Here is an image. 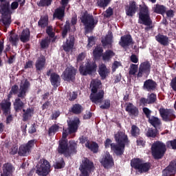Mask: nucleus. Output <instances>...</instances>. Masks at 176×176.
<instances>
[{
    "mask_svg": "<svg viewBox=\"0 0 176 176\" xmlns=\"http://www.w3.org/2000/svg\"><path fill=\"white\" fill-rule=\"evenodd\" d=\"M114 139L116 143H112V140L107 138L104 141V148H111V151L116 156L120 157L124 153L126 145L130 144V140L124 131H118L114 134Z\"/></svg>",
    "mask_w": 176,
    "mask_h": 176,
    "instance_id": "nucleus-1",
    "label": "nucleus"
},
{
    "mask_svg": "<svg viewBox=\"0 0 176 176\" xmlns=\"http://www.w3.org/2000/svg\"><path fill=\"white\" fill-rule=\"evenodd\" d=\"M30 86L31 84L28 80H25L24 83L19 86V89L17 85L12 86L11 91L14 94V96L17 94V98L13 103L15 112H21V109L24 108L26 101L25 97H27V93H28V89H30Z\"/></svg>",
    "mask_w": 176,
    "mask_h": 176,
    "instance_id": "nucleus-2",
    "label": "nucleus"
},
{
    "mask_svg": "<svg viewBox=\"0 0 176 176\" xmlns=\"http://www.w3.org/2000/svg\"><path fill=\"white\" fill-rule=\"evenodd\" d=\"M167 147L170 149H176V139L168 141L166 144L160 141H156L152 144L151 150L153 159L155 160L163 159L167 152Z\"/></svg>",
    "mask_w": 176,
    "mask_h": 176,
    "instance_id": "nucleus-3",
    "label": "nucleus"
},
{
    "mask_svg": "<svg viewBox=\"0 0 176 176\" xmlns=\"http://www.w3.org/2000/svg\"><path fill=\"white\" fill-rule=\"evenodd\" d=\"M80 20L84 26L85 34L93 32L94 28H96V25L98 24V21H96L94 16H93L92 14L89 13L87 10L81 12Z\"/></svg>",
    "mask_w": 176,
    "mask_h": 176,
    "instance_id": "nucleus-4",
    "label": "nucleus"
},
{
    "mask_svg": "<svg viewBox=\"0 0 176 176\" xmlns=\"http://www.w3.org/2000/svg\"><path fill=\"white\" fill-rule=\"evenodd\" d=\"M0 13L2 15L1 23L8 28L12 24V10H10V1L0 0Z\"/></svg>",
    "mask_w": 176,
    "mask_h": 176,
    "instance_id": "nucleus-5",
    "label": "nucleus"
},
{
    "mask_svg": "<svg viewBox=\"0 0 176 176\" xmlns=\"http://www.w3.org/2000/svg\"><path fill=\"white\" fill-rule=\"evenodd\" d=\"M139 23L146 25L144 28L145 31H150L153 28V21L151 19V14H149V10L147 7H142L138 13Z\"/></svg>",
    "mask_w": 176,
    "mask_h": 176,
    "instance_id": "nucleus-6",
    "label": "nucleus"
},
{
    "mask_svg": "<svg viewBox=\"0 0 176 176\" xmlns=\"http://www.w3.org/2000/svg\"><path fill=\"white\" fill-rule=\"evenodd\" d=\"M131 167L139 174H144L151 170L152 164L149 162H144V160L141 158H133L131 160Z\"/></svg>",
    "mask_w": 176,
    "mask_h": 176,
    "instance_id": "nucleus-7",
    "label": "nucleus"
},
{
    "mask_svg": "<svg viewBox=\"0 0 176 176\" xmlns=\"http://www.w3.org/2000/svg\"><path fill=\"white\" fill-rule=\"evenodd\" d=\"M95 169L94 162L87 157H84L79 167L80 171L79 176H90V173H93Z\"/></svg>",
    "mask_w": 176,
    "mask_h": 176,
    "instance_id": "nucleus-8",
    "label": "nucleus"
},
{
    "mask_svg": "<svg viewBox=\"0 0 176 176\" xmlns=\"http://www.w3.org/2000/svg\"><path fill=\"white\" fill-rule=\"evenodd\" d=\"M50 162L47 160L41 159L36 166V174L39 176H47L50 173Z\"/></svg>",
    "mask_w": 176,
    "mask_h": 176,
    "instance_id": "nucleus-9",
    "label": "nucleus"
},
{
    "mask_svg": "<svg viewBox=\"0 0 176 176\" xmlns=\"http://www.w3.org/2000/svg\"><path fill=\"white\" fill-rule=\"evenodd\" d=\"M97 71V65L94 63L87 62L85 65H80L79 72L82 76L93 75Z\"/></svg>",
    "mask_w": 176,
    "mask_h": 176,
    "instance_id": "nucleus-10",
    "label": "nucleus"
},
{
    "mask_svg": "<svg viewBox=\"0 0 176 176\" xmlns=\"http://www.w3.org/2000/svg\"><path fill=\"white\" fill-rule=\"evenodd\" d=\"M36 140H29L26 144H22L19 148L18 155L19 156H28L32 151V148L35 146Z\"/></svg>",
    "mask_w": 176,
    "mask_h": 176,
    "instance_id": "nucleus-11",
    "label": "nucleus"
},
{
    "mask_svg": "<svg viewBox=\"0 0 176 176\" xmlns=\"http://www.w3.org/2000/svg\"><path fill=\"white\" fill-rule=\"evenodd\" d=\"M0 107L3 115L6 116V123L9 124L13 121V115L12 114V102L0 103Z\"/></svg>",
    "mask_w": 176,
    "mask_h": 176,
    "instance_id": "nucleus-12",
    "label": "nucleus"
},
{
    "mask_svg": "<svg viewBox=\"0 0 176 176\" xmlns=\"http://www.w3.org/2000/svg\"><path fill=\"white\" fill-rule=\"evenodd\" d=\"M78 70L74 66L67 67L63 72V79L65 82H75V76Z\"/></svg>",
    "mask_w": 176,
    "mask_h": 176,
    "instance_id": "nucleus-13",
    "label": "nucleus"
},
{
    "mask_svg": "<svg viewBox=\"0 0 176 176\" xmlns=\"http://www.w3.org/2000/svg\"><path fill=\"white\" fill-rule=\"evenodd\" d=\"M68 3H69V0H61L62 7L55 10L53 14L54 19H57L58 20H63L64 19L65 16V8H67Z\"/></svg>",
    "mask_w": 176,
    "mask_h": 176,
    "instance_id": "nucleus-14",
    "label": "nucleus"
},
{
    "mask_svg": "<svg viewBox=\"0 0 176 176\" xmlns=\"http://www.w3.org/2000/svg\"><path fill=\"white\" fill-rule=\"evenodd\" d=\"M151 74V63L149 61L143 62L140 65L139 72L138 73V78H142V76H148Z\"/></svg>",
    "mask_w": 176,
    "mask_h": 176,
    "instance_id": "nucleus-15",
    "label": "nucleus"
},
{
    "mask_svg": "<svg viewBox=\"0 0 176 176\" xmlns=\"http://www.w3.org/2000/svg\"><path fill=\"white\" fill-rule=\"evenodd\" d=\"M160 115L165 122H170V120L175 119L174 110L171 109H160Z\"/></svg>",
    "mask_w": 176,
    "mask_h": 176,
    "instance_id": "nucleus-16",
    "label": "nucleus"
},
{
    "mask_svg": "<svg viewBox=\"0 0 176 176\" xmlns=\"http://www.w3.org/2000/svg\"><path fill=\"white\" fill-rule=\"evenodd\" d=\"M104 96H105V92H104V90L101 89L98 92L91 94L89 100H91V102L97 105L102 104V101H104Z\"/></svg>",
    "mask_w": 176,
    "mask_h": 176,
    "instance_id": "nucleus-17",
    "label": "nucleus"
},
{
    "mask_svg": "<svg viewBox=\"0 0 176 176\" xmlns=\"http://www.w3.org/2000/svg\"><path fill=\"white\" fill-rule=\"evenodd\" d=\"M142 89L144 91H148L149 93L155 91L157 89V82L152 79L146 80L144 82Z\"/></svg>",
    "mask_w": 176,
    "mask_h": 176,
    "instance_id": "nucleus-18",
    "label": "nucleus"
},
{
    "mask_svg": "<svg viewBox=\"0 0 176 176\" xmlns=\"http://www.w3.org/2000/svg\"><path fill=\"white\" fill-rule=\"evenodd\" d=\"M100 163L104 168H112V166L114 164L113 157L109 153H107L103 155Z\"/></svg>",
    "mask_w": 176,
    "mask_h": 176,
    "instance_id": "nucleus-19",
    "label": "nucleus"
},
{
    "mask_svg": "<svg viewBox=\"0 0 176 176\" xmlns=\"http://www.w3.org/2000/svg\"><path fill=\"white\" fill-rule=\"evenodd\" d=\"M118 44L120 46H121V47H123L124 49L125 47H129L130 45H134V41H133V37H131V34H126L122 36Z\"/></svg>",
    "mask_w": 176,
    "mask_h": 176,
    "instance_id": "nucleus-20",
    "label": "nucleus"
},
{
    "mask_svg": "<svg viewBox=\"0 0 176 176\" xmlns=\"http://www.w3.org/2000/svg\"><path fill=\"white\" fill-rule=\"evenodd\" d=\"M126 112H128L129 116L131 118H138L140 115V110L138 107L133 104L131 102H129L125 108Z\"/></svg>",
    "mask_w": 176,
    "mask_h": 176,
    "instance_id": "nucleus-21",
    "label": "nucleus"
},
{
    "mask_svg": "<svg viewBox=\"0 0 176 176\" xmlns=\"http://www.w3.org/2000/svg\"><path fill=\"white\" fill-rule=\"evenodd\" d=\"M46 64V58L45 56L41 55L38 57L36 61L35 67L36 71L38 74H41L43 69H45V65Z\"/></svg>",
    "mask_w": 176,
    "mask_h": 176,
    "instance_id": "nucleus-22",
    "label": "nucleus"
},
{
    "mask_svg": "<svg viewBox=\"0 0 176 176\" xmlns=\"http://www.w3.org/2000/svg\"><path fill=\"white\" fill-rule=\"evenodd\" d=\"M80 124V120H79V118L70 120L68 122L69 134H74V133H76V131H78V129L79 128Z\"/></svg>",
    "mask_w": 176,
    "mask_h": 176,
    "instance_id": "nucleus-23",
    "label": "nucleus"
},
{
    "mask_svg": "<svg viewBox=\"0 0 176 176\" xmlns=\"http://www.w3.org/2000/svg\"><path fill=\"white\" fill-rule=\"evenodd\" d=\"M58 153L64 155L65 157H68V142L65 140H61L58 147Z\"/></svg>",
    "mask_w": 176,
    "mask_h": 176,
    "instance_id": "nucleus-24",
    "label": "nucleus"
},
{
    "mask_svg": "<svg viewBox=\"0 0 176 176\" xmlns=\"http://www.w3.org/2000/svg\"><path fill=\"white\" fill-rule=\"evenodd\" d=\"M21 111L23 112L22 115L23 122H28L34 116V109L33 107H29L27 109L23 108Z\"/></svg>",
    "mask_w": 176,
    "mask_h": 176,
    "instance_id": "nucleus-25",
    "label": "nucleus"
},
{
    "mask_svg": "<svg viewBox=\"0 0 176 176\" xmlns=\"http://www.w3.org/2000/svg\"><path fill=\"white\" fill-rule=\"evenodd\" d=\"M50 81L52 86H53V87L55 89H57V87H58L61 83V78L57 73H52L51 74V77H50Z\"/></svg>",
    "mask_w": 176,
    "mask_h": 176,
    "instance_id": "nucleus-26",
    "label": "nucleus"
},
{
    "mask_svg": "<svg viewBox=\"0 0 176 176\" xmlns=\"http://www.w3.org/2000/svg\"><path fill=\"white\" fill-rule=\"evenodd\" d=\"M74 45H75V36L70 35L66 43L63 45V50L65 52H70V50L74 48Z\"/></svg>",
    "mask_w": 176,
    "mask_h": 176,
    "instance_id": "nucleus-27",
    "label": "nucleus"
},
{
    "mask_svg": "<svg viewBox=\"0 0 176 176\" xmlns=\"http://www.w3.org/2000/svg\"><path fill=\"white\" fill-rule=\"evenodd\" d=\"M155 40L158 43H160L162 46H168L170 45V41L168 40V36L159 33L155 36Z\"/></svg>",
    "mask_w": 176,
    "mask_h": 176,
    "instance_id": "nucleus-28",
    "label": "nucleus"
},
{
    "mask_svg": "<svg viewBox=\"0 0 176 176\" xmlns=\"http://www.w3.org/2000/svg\"><path fill=\"white\" fill-rule=\"evenodd\" d=\"M76 149H78V143L75 140L69 141V146L67 144V152L69 156L77 153L78 150Z\"/></svg>",
    "mask_w": 176,
    "mask_h": 176,
    "instance_id": "nucleus-29",
    "label": "nucleus"
},
{
    "mask_svg": "<svg viewBox=\"0 0 176 176\" xmlns=\"http://www.w3.org/2000/svg\"><path fill=\"white\" fill-rule=\"evenodd\" d=\"M137 9H138V8H137V3L135 1H131V3L129 4V6L125 10L126 16L133 17L134 14H135Z\"/></svg>",
    "mask_w": 176,
    "mask_h": 176,
    "instance_id": "nucleus-30",
    "label": "nucleus"
},
{
    "mask_svg": "<svg viewBox=\"0 0 176 176\" xmlns=\"http://www.w3.org/2000/svg\"><path fill=\"white\" fill-rule=\"evenodd\" d=\"M31 36V32L29 28L23 29L21 35H20V41L23 42V43H27V42H30V38Z\"/></svg>",
    "mask_w": 176,
    "mask_h": 176,
    "instance_id": "nucleus-31",
    "label": "nucleus"
},
{
    "mask_svg": "<svg viewBox=\"0 0 176 176\" xmlns=\"http://www.w3.org/2000/svg\"><path fill=\"white\" fill-rule=\"evenodd\" d=\"M85 146L87 148V149H89L91 152H93L94 153H98V149L100 146L97 142H87L85 143Z\"/></svg>",
    "mask_w": 176,
    "mask_h": 176,
    "instance_id": "nucleus-32",
    "label": "nucleus"
},
{
    "mask_svg": "<svg viewBox=\"0 0 176 176\" xmlns=\"http://www.w3.org/2000/svg\"><path fill=\"white\" fill-rule=\"evenodd\" d=\"M98 74L102 80L107 79V76H108V69L105 65L102 64L99 67Z\"/></svg>",
    "mask_w": 176,
    "mask_h": 176,
    "instance_id": "nucleus-33",
    "label": "nucleus"
},
{
    "mask_svg": "<svg viewBox=\"0 0 176 176\" xmlns=\"http://www.w3.org/2000/svg\"><path fill=\"white\" fill-rule=\"evenodd\" d=\"M153 10L154 13H157V14H164L167 8L164 5L156 4L154 6Z\"/></svg>",
    "mask_w": 176,
    "mask_h": 176,
    "instance_id": "nucleus-34",
    "label": "nucleus"
},
{
    "mask_svg": "<svg viewBox=\"0 0 176 176\" xmlns=\"http://www.w3.org/2000/svg\"><path fill=\"white\" fill-rule=\"evenodd\" d=\"M70 112L74 113V115H80L83 112V107L80 104H74L72 105Z\"/></svg>",
    "mask_w": 176,
    "mask_h": 176,
    "instance_id": "nucleus-35",
    "label": "nucleus"
},
{
    "mask_svg": "<svg viewBox=\"0 0 176 176\" xmlns=\"http://www.w3.org/2000/svg\"><path fill=\"white\" fill-rule=\"evenodd\" d=\"M131 135L134 138H138L141 135V130L137 125L133 124L131 128Z\"/></svg>",
    "mask_w": 176,
    "mask_h": 176,
    "instance_id": "nucleus-36",
    "label": "nucleus"
},
{
    "mask_svg": "<svg viewBox=\"0 0 176 176\" xmlns=\"http://www.w3.org/2000/svg\"><path fill=\"white\" fill-rule=\"evenodd\" d=\"M115 52L112 50H107L102 54L103 61H111L112 57H114Z\"/></svg>",
    "mask_w": 176,
    "mask_h": 176,
    "instance_id": "nucleus-37",
    "label": "nucleus"
},
{
    "mask_svg": "<svg viewBox=\"0 0 176 176\" xmlns=\"http://www.w3.org/2000/svg\"><path fill=\"white\" fill-rule=\"evenodd\" d=\"M39 27L41 28H46L49 25V16H45L41 17L38 22Z\"/></svg>",
    "mask_w": 176,
    "mask_h": 176,
    "instance_id": "nucleus-38",
    "label": "nucleus"
},
{
    "mask_svg": "<svg viewBox=\"0 0 176 176\" xmlns=\"http://www.w3.org/2000/svg\"><path fill=\"white\" fill-rule=\"evenodd\" d=\"M101 85V81L100 80H93L91 82V94L98 92V89H100V85Z\"/></svg>",
    "mask_w": 176,
    "mask_h": 176,
    "instance_id": "nucleus-39",
    "label": "nucleus"
},
{
    "mask_svg": "<svg viewBox=\"0 0 176 176\" xmlns=\"http://www.w3.org/2000/svg\"><path fill=\"white\" fill-rule=\"evenodd\" d=\"M148 122L155 127V129L159 127L161 124L160 120L157 118V117L152 116L148 119Z\"/></svg>",
    "mask_w": 176,
    "mask_h": 176,
    "instance_id": "nucleus-40",
    "label": "nucleus"
},
{
    "mask_svg": "<svg viewBox=\"0 0 176 176\" xmlns=\"http://www.w3.org/2000/svg\"><path fill=\"white\" fill-rule=\"evenodd\" d=\"M159 134V131H157V129H148L146 133V137H148V138H156L157 137V135Z\"/></svg>",
    "mask_w": 176,
    "mask_h": 176,
    "instance_id": "nucleus-41",
    "label": "nucleus"
},
{
    "mask_svg": "<svg viewBox=\"0 0 176 176\" xmlns=\"http://www.w3.org/2000/svg\"><path fill=\"white\" fill-rule=\"evenodd\" d=\"M175 171L169 166L162 170V176H175Z\"/></svg>",
    "mask_w": 176,
    "mask_h": 176,
    "instance_id": "nucleus-42",
    "label": "nucleus"
},
{
    "mask_svg": "<svg viewBox=\"0 0 176 176\" xmlns=\"http://www.w3.org/2000/svg\"><path fill=\"white\" fill-rule=\"evenodd\" d=\"M9 41L12 43V46H17V42H19V35L11 32Z\"/></svg>",
    "mask_w": 176,
    "mask_h": 176,
    "instance_id": "nucleus-43",
    "label": "nucleus"
},
{
    "mask_svg": "<svg viewBox=\"0 0 176 176\" xmlns=\"http://www.w3.org/2000/svg\"><path fill=\"white\" fill-rule=\"evenodd\" d=\"M112 39H113V36L109 34L104 37V39H102V46H107V45H112Z\"/></svg>",
    "mask_w": 176,
    "mask_h": 176,
    "instance_id": "nucleus-44",
    "label": "nucleus"
},
{
    "mask_svg": "<svg viewBox=\"0 0 176 176\" xmlns=\"http://www.w3.org/2000/svg\"><path fill=\"white\" fill-rule=\"evenodd\" d=\"M50 45V38H49V37L42 39L40 43V46L41 49H47Z\"/></svg>",
    "mask_w": 176,
    "mask_h": 176,
    "instance_id": "nucleus-45",
    "label": "nucleus"
},
{
    "mask_svg": "<svg viewBox=\"0 0 176 176\" xmlns=\"http://www.w3.org/2000/svg\"><path fill=\"white\" fill-rule=\"evenodd\" d=\"M65 167V162L64 158H60V161L56 162L54 164V168L56 170H60V168H64Z\"/></svg>",
    "mask_w": 176,
    "mask_h": 176,
    "instance_id": "nucleus-46",
    "label": "nucleus"
},
{
    "mask_svg": "<svg viewBox=\"0 0 176 176\" xmlns=\"http://www.w3.org/2000/svg\"><path fill=\"white\" fill-rule=\"evenodd\" d=\"M60 129V126H58L57 124H53L49 128L48 130V134L49 135H52V134H56L57 131H58V129Z\"/></svg>",
    "mask_w": 176,
    "mask_h": 176,
    "instance_id": "nucleus-47",
    "label": "nucleus"
},
{
    "mask_svg": "<svg viewBox=\"0 0 176 176\" xmlns=\"http://www.w3.org/2000/svg\"><path fill=\"white\" fill-rule=\"evenodd\" d=\"M147 99L148 100V103L150 104H155L157 100V96L155 94L151 93L148 94Z\"/></svg>",
    "mask_w": 176,
    "mask_h": 176,
    "instance_id": "nucleus-48",
    "label": "nucleus"
},
{
    "mask_svg": "<svg viewBox=\"0 0 176 176\" xmlns=\"http://www.w3.org/2000/svg\"><path fill=\"white\" fill-rule=\"evenodd\" d=\"M111 0H98L97 3L99 8H107L109 5Z\"/></svg>",
    "mask_w": 176,
    "mask_h": 176,
    "instance_id": "nucleus-49",
    "label": "nucleus"
},
{
    "mask_svg": "<svg viewBox=\"0 0 176 176\" xmlns=\"http://www.w3.org/2000/svg\"><path fill=\"white\" fill-rule=\"evenodd\" d=\"M52 0H41L38 3V6L43 8L45 6H50L52 5Z\"/></svg>",
    "mask_w": 176,
    "mask_h": 176,
    "instance_id": "nucleus-50",
    "label": "nucleus"
},
{
    "mask_svg": "<svg viewBox=\"0 0 176 176\" xmlns=\"http://www.w3.org/2000/svg\"><path fill=\"white\" fill-rule=\"evenodd\" d=\"M113 15V10L112 8L109 7L108 9L106 10L104 12H103V16L105 19H109L111 16Z\"/></svg>",
    "mask_w": 176,
    "mask_h": 176,
    "instance_id": "nucleus-51",
    "label": "nucleus"
},
{
    "mask_svg": "<svg viewBox=\"0 0 176 176\" xmlns=\"http://www.w3.org/2000/svg\"><path fill=\"white\" fill-rule=\"evenodd\" d=\"M138 71V65L131 64V69L129 70V75H135Z\"/></svg>",
    "mask_w": 176,
    "mask_h": 176,
    "instance_id": "nucleus-52",
    "label": "nucleus"
},
{
    "mask_svg": "<svg viewBox=\"0 0 176 176\" xmlns=\"http://www.w3.org/2000/svg\"><path fill=\"white\" fill-rule=\"evenodd\" d=\"M100 109H109L111 108V100H104V104L100 106Z\"/></svg>",
    "mask_w": 176,
    "mask_h": 176,
    "instance_id": "nucleus-53",
    "label": "nucleus"
},
{
    "mask_svg": "<svg viewBox=\"0 0 176 176\" xmlns=\"http://www.w3.org/2000/svg\"><path fill=\"white\" fill-rule=\"evenodd\" d=\"M135 138L137 139L136 144L138 146H144V145H145V140H144V138L139 136Z\"/></svg>",
    "mask_w": 176,
    "mask_h": 176,
    "instance_id": "nucleus-54",
    "label": "nucleus"
},
{
    "mask_svg": "<svg viewBox=\"0 0 176 176\" xmlns=\"http://www.w3.org/2000/svg\"><path fill=\"white\" fill-rule=\"evenodd\" d=\"M102 52H104V50H102V48H97L94 50L93 54L94 57H101Z\"/></svg>",
    "mask_w": 176,
    "mask_h": 176,
    "instance_id": "nucleus-55",
    "label": "nucleus"
},
{
    "mask_svg": "<svg viewBox=\"0 0 176 176\" xmlns=\"http://www.w3.org/2000/svg\"><path fill=\"white\" fill-rule=\"evenodd\" d=\"M142 111L146 118L147 119H151V114L152 113V111H151V109H149L148 107H144Z\"/></svg>",
    "mask_w": 176,
    "mask_h": 176,
    "instance_id": "nucleus-56",
    "label": "nucleus"
},
{
    "mask_svg": "<svg viewBox=\"0 0 176 176\" xmlns=\"http://www.w3.org/2000/svg\"><path fill=\"white\" fill-rule=\"evenodd\" d=\"M19 152V146L17 145L14 144L13 145L11 148L10 149V155H16Z\"/></svg>",
    "mask_w": 176,
    "mask_h": 176,
    "instance_id": "nucleus-57",
    "label": "nucleus"
},
{
    "mask_svg": "<svg viewBox=\"0 0 176 176\" xmlns=\"http://www.w3.org/2000/svg\"><path fill=\"white\" fill-rule=\"evenodd\" d=\"M37 126H38V125H36V124L33 123L29 128V130H28L29 134H34V133H36V127Z\"/></svg>",
    "mask_w": 176,
    "mask_h": 176,
    "instance_id": "nucleus-58",
    "label": "nucleus"
},
{
    "mask_svg": "<svg viewBox=\"0 0 176 176\" xmlns=\"http://www.w3.org/2000/svg\"><path fill=\"white\" fill-rule=\"evenodd\" d=\"M96 45V41H94V36H91L88 38V44L87 46L89 47H93Z\"/></svg>",
    "mask_w": 176,
    "mask_h": 176,
    "instance_id": "nucleus-59",
    "label": "nucleus"
},
{
    "mask_svg": "<svg viewBox=\"0 0 176 176\" xmlns=\"http://www.w3.org/2000/svg\"><path fill=\"white\" fill-rule=\"evenodd\" d=\"M78 98V93L73 91L72 93H70L69 97V101H75Z\"/></svg>",
    "mask_w": 176,
    "mask_h": 176,
    "instance_id": "nucleus-60",
    "label": "nucleus"
},
{
    "mask_svg": "<svg viewBox=\"0 0 176 176\" xmlns=\"http://www.w3.org/2000/svg\"><path fill=\"white\" fill-rule=\"evenodd\" d=\"M13 94H14L10 90L8 95L7 99L2 101L0 104H5L6 102H10V98H12L13 97Z\"/></svg>",
    "mask_w": 176,
    "mask_h": 176,
    "instance_id": "nucleus-61",
    "label": "nucleus"
},
{
    "mask_svg": "<svg viewBox=\"0 0 176 176\" xmlns=\"http://www.w3.org/2000/svg\"><path fill=\"white\" fill-rule=\"evenodd\" d=\"M80 144H87V142H90L89 141V138L87 136L82 135L79 138Z\"/></svg>",
    "mask_w": 176,
    "mask_h": 176,
    "instance_id": "nucleus-62",
    "label": "nucleus"
},
{
    "mask_svg": "<svg viewBox=\"0 0 176 176\" xmlns=\"http://www.w3.org/2000/svg\"><path fill=\"white\" fill-rule=\"evenodd\" d=\"M170 87L174 91H176V76L171 80Z\"/></svg>",
    "mask_w": 176,
    "mask_h": 176,
    "instance_id": "nucleus-63",
    "label": "nucleus"
},
{
    "mask_svg": "<svg viewBox=\"0 0 176 176\" xmlns=\"http://www.w3.org/2000/svg\"><path fill=\"white\" fill-rule=\"evenodd\" d=\"M168 166L176 173V160L171 161Z\"/></svg>",
    "mask_w": 176,
    "mask_h": 176,
    "instance_id": "nucleus-64",
    "label": "nucleus"
}]
</instances>
